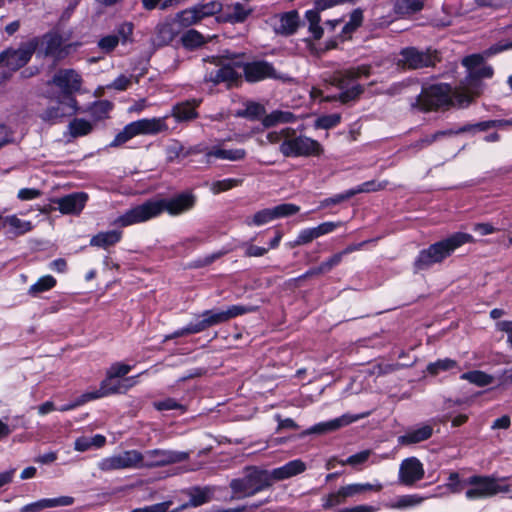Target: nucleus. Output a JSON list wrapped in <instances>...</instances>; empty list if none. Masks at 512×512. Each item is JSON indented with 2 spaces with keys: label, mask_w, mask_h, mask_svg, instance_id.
<instances>
[{
  "label": "nucleus",
  "mask_w": 512,
  "mask_h": 512,
  "mask_svg": "<svg viewBox=\"0 0 512 512\" xmlns=\"http://www.w3.org/2000/svg\"><path fill=\"white\" fill-rule=\"evenodd\" d=\"M197 197L192 192H183L171 198H154L134 206L118 216L113 225L128 227L147 222L166 212L170 216H179L191 211L196 205Z\"/></svg>",
  "instance_id": "1"
},
{
  "label": "nucleus",
  "mask_w": 512,
  "mask_h": 512,
  "mask_svg": "<svg viewBox=\"0 0 512 512\" xmlns=\"http://www.w3.org/2000/svg\"><path fill=\"white\" fill-rule=\"evenodd\" d=\"M473 99L474 94L468 92L466 87H459L452 93L448 84H435L424 88L412 106L422 111H431L449 105L465 107Z\"/></svg>",
  "instance_id": "2"
},
{
  "label": "nucleus",
  "mask_w": 512,
  "mask_h": 512,
  "mask_svg": "<svg viewBox=\"0 0 512 512\" xmlns=\"http://www.w3.org/2000/svg\"><path fill=\"white\" fill-rule=\"evenodd\" d=\"M509 49H512V40L494 44L483 54H472L464 57L462 65L467 69L468 76L460 87H466L467 91L473 93L475 98L479 94L475 82L479 79L491 78L494 73L493 68L485 63V58Z\"/></svg>",
  "instance_id": "3"
},
{
  "label": "nucleus",
  "mask_w": 512,
  "mask_h": 512,
  "mask_svg": "<svg viewBox=\"0 0 512 512\" xmlns=\"http://www.w3.org/2000/svg\"><path fill=\"white\" fill-rule=\"evenodd\" d=\"M472 242H474L472 235L457 232L444 240L430 245L427 249L420 251L414 262V266L417 270L426 269L433 264L442 262L460 246Z\"/></svg>",
  "instance_id": "4"
},
{
  "label": "nucleus",
  "mask_w": 512,
  "mask_h": 512,
  "mask_svg": "<svg viewBox=\"0 0 512 512\" xmlns=\"http://www.w3.org/2000/svg\"><path fill=\"white\" fill-rule=\"evenodd\" d=\"M506 478L493 475L473 474L464 480L465 499L470 502L493 498L500 493H509L510 485L503 483Z\"/></svg>",
  "instance_id": "5"
},
{
  "label": "nucleus",
  "mask_w": 512,
  "mask_h": 512,
  "mask_svg": "<svg viewBox=\"0 0 512 512\" xmlns=\"http://www.w3.org/2000/svg\"><path fill=\"white\" fill-rule=\"evenodd\" d=\"M271 486L269 471L256 466L246 467L242 478L230 482V488L237 499L251 497Z\"/></svg>",
  "instance_id": "6"
},
{
  "label": "nucleus",
  "mask_w": 512,
  "mask_h": 512,
  "mask_svg": "<svg viewBox=\"0 0 512 512\" xmlns=\"http://www.w3.org/2000/svg\"><path fill=\"white\" fill-rule=\"evenodd\" d=\"M286 141L279 147V152L284 157H309L320 156L323 153L321 144L305 135H297L292 128V133L288 134Z\"/></svg>",
  "instance_id": "7"
},
{
  "label": "nucleus",
  "mask_w": 512,
  "mask_h": 512,
  "mask_svg": "<svg viewBox=\"0 0 512 512\" xmlns=\"http://www.w3.org/2000/svg\"><path fill=\"white\" fill-rule=\"evenodd\" d=\"M222 9V3L217 0L198 3L178 12L173 19V23L178 28H187L199 24L205 18L217 15Z\"/></svg>",
  "instance_id": "8"
},
{
  "label": "nucleus",
  "mask_w": 512,
  "mask_h": 512,
  "mask_svg": "<svg viewBox=\"0 0 512 512\" xmlns=\"http://www.w3.org/2000/svg\"><path fill=\"white\" fill-rule=\"evenodd\" d=\"M142 453L138 450H125L119 454H114L102 458L97 467L102 472H111L124 469L141 468Z\"/></svg>",
  "instance_id": "9"
},
{
  "label": "nucleus",
  "mask_w": 512,
  "mask_h": 512,
  "mask_svg": "<svg viewBox=\"0 0 512 512\" xmlns=\"http://www.w3.org/2000/svg\"><path fill=\"white\" fill-rule=\"evenodd\" d=\"M188 452L164 449L148 450L142 454L141 468L166 466L187 460Z\"/></svg>",
  "instance_id": "10"
},
{
  "label": "nucleus",
  "mask_w": 512,
  "mask_h": 512,
  "mask_svg": "<svg viewBox=\"0 0 512 512\" xmlns=\"http://www.w3.org/2000/svg\"><path fill=\"white\" fill-rule=\"evenodd\" d=\"M77 101L72 95L62 94L55 105L45 109L40 118L45 122L56 123L64 117L72 116L77 112Z\"/></svg>",
  "instance_id": "11"
},
{
  "label": "nucleus",
  "mask_w": 512,
  "mask_h": 512,
  "mask_svg": "<svg viewBox=\"0 0 512 512\" xmlns=\"http://www.w3.org/2000/svg\"><path fill=\"white\" fill-rule=\"evenodd\" d=\"M35 50V45L30 42L18 49H7L0 54V65L10 71H16L28 63Z\"/></svg>",
  "instance_id": "12"
},
{
  "label": "nucleus",
  "mask_w": 512,
  "mask_h": 512,
  "mask_svg": "<svg viewBox=\"0 0 512 512\" xmlns=\"http://www.w3.org/2000/svg\"><path fill=\"white\" fill-rule=\"evenodd\" d=\"M425 475L423 463L417 457H408L401 461L398 481L405 486H412L422 480Z\"/></svg>",
  "instance_id": "13"
},
{
  "label": "nucleus",
  "mask_w": 512,
  "mask_h": 512,
  "mask_svg": "<svg viewBox=\"0 0 512 512\" xmlns=\"http://www.w3.org/2000/svg\"><path fill=\"white\" fill-rule=\"evenodd\" d=\"M434 64L433 57L428 52H421L415 48H405L400 52L397 65L403 69H420Z\"/></svg>",
  "instance_id": "14"
},
{
  "label": "nucleus",
  "mask_w": 512,
  "mask_h": 512,
  "mask_svg": "<svg viewBox=\"0 0 512 512\" xmlns=\"http://www.w3.org/2000/svg\"><path fill=\"white\" fill-rule=\"evenodd\" d=\"M88 200L85 192H75L61 198L52 199L51 202L58 205V210L64 215H78L84 209Z\"/></svg>",
  "instance_id": "15"
},
{
  "label": "nucleus",
  "mask_w": 512,
  "mask_h": 512,
  "mask_svg": "<svg viewBox=\"0 0 512 512\" xmlns=\"http://www.w3.org/2000/svg\"><path fill=\"white\" fill-rule=\"evenodd\" d=\"M52 83L60 88L63 94L72 95L80 90L82 78L75 70H60L53 76Z\"/></svg>",
  "instance_id": "16"
},
{
  "label": "nucleus",
  "mask_w": 512,
  "mask_h": 512,
  "mask_svg": "<svg viewBox=\"0 0 512 512\" xmlns=\"http://www.w3.org/2000/svg\"><path fill=\"white\" fill-rule=\"evenodd\" d=\"M243 71L248 82H258L267 78L276 77L273 66L265 61L247 63L244 65Z\"/></svg>",
  "instance_id": "17"
},
{
  "label": "nucleus",
  "mask_w": 512,
  "mask_h": 512,
  "mask_svg": "<svg viewBox=\"0 0 512 512\" xmlns=\"http://www.w3.org/2000/svg\"><path fill=\"white\" fill-rule=\"evenodd\" d=\"M274 31L281 35L293 34L299 25V15L296 11H289L283 14L275 15L270 20Z\"/></svg>",
  "instance_id": "18"
},
{
  "label": "nucleus",
  "mask_w": 512,
  "mask_h": 512,
  "mask_svg": "<svg viewBox=\"0 0 512 512\" xmlns=\"http://www.w3.org/2000/svg\"><path fill=\"white\" fill-rule=\"evenodd\" d=\"M360 418H361V416H353V415L345 414L339 418H335V419L327 421V422H321V423L315 424L314 426L310 427L308 430L303 432V435L325 434L328 432H332V431H335L343 426L353 423Z\"/></svg>",
  "instance_id": "19"
},
{
  "label": "nucleus",
  "mask_w": 512,
  "mask_h": 512,
  "mask_svg": "<svg viewBox=\"0 0 512 512\" xmlns=\"http://www.w3.org/2000/svg\"><path fill=\"white\" fill-rule=\"evenodd\" d=\"M137 384V376L126 377L123 379L110 378L105 375V378L100 382L105 394L107 396L114 394H124L129 389Z\"/></svg>",
  "instance_id": "20"
},
{
  "label": "nucleus",
  "mask_w": 512,
  "mask_h": 512,
  "mask_svg": "<svg viewBox=\"0 0 512 512\" xmlns=\"http://www.w3.org/2000/svg\"><path fill=\"white\" fill-rule=\"evenodd\" d=\"M306 468V464L302 460H292L281 467L269 471V474L271 475V483H273V481H281L299 475L303 473Z\"/></svg>",
  "instance_id": "21"
},
{
  "label": "nucleus",
  "mask_w": 512,
  "mask_h": 512,
  "mask_svg": "<svg viewBox=\"0 0 512 512\" xmlns=\"http://www.w3.org/2000/svg\"><path fill=\"white\" fill-rule=\"evenodd\" d=\"M74 499L70 496H61L57 498H46L29 503L21 507L20 512H40L46 508L58 506H69L73 504Z\"/></svg>",
  "instance_id": "22"
},
{
  "label": "nucleus",
  "mask_w": 512,
  "mask_h": 512,
  "mask_svg": "<svg viewBox=\"0 0 512 512\" xmlns=\"http://www.w3.org/2000/svg\"><path fill=\"white\" fill-rule=\"evenodd\" d=\"M252 10L241 3H234L227 6L226 13L217 16L216 20L219 23H242L251 14Z\"/></svg>",
  "instance_id": "23"
},
{
  "label": "nucleus",
  "mask_w": 512,
  "mask_h": 512,
  "mask_svg": "<svg viewBox=\"0 0 512 512\" xmlns=\"http://www.w3.org/2000/svg\"><path fill=\"white\" fill-rule=\"evenodd\" d=\"M199 319L193 326L196 333H199L209 327L226 322L224 311L205 310L200 315H197Z\"/></svg>",
  "instance_id": "24"
},
{
  "label": "nucleus",
  "mask_w": 512,
  "mask_h": 512,
  "mask_svg": "<svg viewBox=\"0 0 512 512\" xmlns=\"http://www.w3.org/2000/svg\"><path fill=\"white\" fill-rule=\"evenodd\" d=\"M246 157V151L242 148L226 149L222 146H214L206 152L207 161L213 159L239 161Z\"/></svg>",
  "instance_id": "25"
},
{
  "label": "nucleus",
  "mask_w": 512,
  "mask_h": 512,
  "mask_svg": "<svg viewBox=\"0 0 512 512\" xmlns=\"http://www.w3.org/2000/svg\"><path fill=\"white\" fill-rule=\"evenodd\" d=\"M168 115L162 117L153 118H142L138 119L137 123H140L142 133L144 135H156L169 130L166 122Z\"/></svg>",
  "instance_id": "26"
},
{
  "label": "nucleus",
  "mask_w": 512,
  "mask_h": 512,
  "mask_svg": "<svg viewBox=\"0 0 512 512\" xmlns=\"http://www.w3.org/2000/svg\"><path fill=\"white\" fill-rule=\"evenodd\" d=\"M429 497L419 494H406L397 497L394 501L387 503L385 506L391 510H406L420 506Z\"/></svg>",
  "instance_id": "27"
},
{
  "label": "nucleus",
  "mask_w": 512,
  "mask_h": 512,
  "mask_svg": "<svg viewBox=\"0 0 512 512\" xmlns=\"http://www.w3.org/2000/svg\"><path fill=\"white\" fill-rule=\"evenodd\" d=\"M433 428L430 425H424L404 435L398 437V443L401 445H411L429 439L432 436Z\"/></svg>",
  "instance_id": "28"
},
{
  "label": "nucleus",
  "mask_w": 512,
  "mask_h": 512,
  "mask_svg": "<svg viewBox=\"0 0 512 512\" xmlns=\"http://www.w3.org/2000/svg\"><path fill=\"white\" fill-rule=\"evenodd\" d=\"M144 135L142 133V129L140 126V123H137L136 121L130 122L127 125L123 127V129L118 132L112 142L110 143L111 147H118L123 145L124 143L128 142L134 137Z\"/></svg>",
  "instance_id": "29"
},
{
  "label": "nucleus",
  "mask_w": 512,
  "mask_h": 512,
  "mask_svg": "<svg viewBox=\"0 0 512 512\" xmlns=\"http://www.w3.org/2000/svg\"><path fill=\"white\" fill-rule=\"evenodd\" d=\"M3 226L8 227L9 231L15 236L23 235L33 229V224L29 220H23L16 214L8 215L2 219Z\"/></svg>",
  "instance_id": "30"
},
{
  "label": "nucleus",
  "mask_w": 512,
  "mask_h": 512,
  "mask_svg": "<svg viewBox=\"0 0 512 512\" xmlns=\"http://www.w3.org/2000/svg\"><path fill=\"white\" fill-rule=\"evenodd\" d=\"M238 72L230 65L218 67L215 71H211L206 75V80L215 84L227 82L228 84L234 82L238 78Z\"/></svg>",
  "instance_id": "31"
},
{
  "label": "nucleus",
  "mask_w": 512,
  "mask_h": 512,
  "mask_svg": "<svg viewBox=\"0 0 512 512\" xmlns=\"http://www.w3.org/2000/svg\"><path fill=\"white\" fill-rule=\"evenodd\" d=\"M197 106L198 103L195 101L179 103L172 108L171 116L178 122L195 119L198 116L196 112Z\"/></svg>",
  "instance_id": "32"
},
{
  "label": "nucleus",
  "mask_w": 512,
  "mask_h": 512,
  "mask_svg": "<svg viewBox=\"0 0 512 512\" xmlns=\"http://www.w3.org/2000/svg\"><path fill=\"white\" fill-rule=\"evenodd\" d=\"M122 238V232L111 230L100 232L90 239V245L93 247L108 248L118 243Z\"/></svg>",
  "instance_id": "33"
},
{
  "label": "nucleus",
  "mask_w": 512,
  "mask_h": 512,
  "mask_svg": "<svg viewBox=\"0 0 512 512\" xmlns=\"http://www.w3.org/2000/svg\"><path fill=\"white\" fill-rule=\"evenodd\" d=\"M424 8L423 0H394L393 11L399 16H408Z\"/></svg>",
  "instance_id": "34"
},
{
  "label": "nucleus",
  "mask_w": 512,
  "mask_h": 512,
  "mask_svg": "<svg viewBox=\"0 0 512 512\" xmlns=\"http://www.w3.org/2000/svg\"><path fill=\"white\" fill-rule=\"evenodd\" d=\"M190 499L187 504H184L181 508L184 509L188 506L197 507L206 502H208L211 498L212 491L210 488H200L194 487L187 491Z\"/></svg>",
  "instance_id": "35"
},
{
  "label": "nucleus",
  "mask_w": 512,
  "mask_h": 512,
  "mask_svg": "<svg viewBox=\"0 0 512 512\" xmlns=\"http://www.w3.org/2000/svg\"><path fill=\"white\" fill-rule=\"evenodd\" d=\"M104 397H107V395L105 394L102 386L99 385V388L81 394L73 403L60 408V411H68L78 406L84 405L89 401H93Z\"/></svg>",
  "instance_id": "36"
},
{
  "label": "nucleus",
  "mask_w": 512,
  "mask_h": 512,
  "mask_svg": "<svg viewBox=\"0 0 512 512\" xmlns=\"http://www.w3.org/2000/svg\"><path fill=\"white\" fill-rule=\"evenodd\" d=\"M344 488L346 495L350 498L367 491L380 492L383 489V485L379 481H376L375 483L348 484L345 485Z\"/></svg>",
  "instance_id": "37"
},
{
  "label": "nucleus",
  "mask_w": 512,
  "mask_h": 512,
  "mask_svg": "<svg viewBox=\"0 0 512 512\" xmlns=\"http://www.w3.org/2000/svg\"><path fill=\"white\" fill-rule=\"evenodd\" d=\"M295 116L288 111H280L276 110L271 112L269 115H266L262 119V124L264 127H272L279 123H291L295 121Z\"/></svg>",
  "instance_id": "38"
},
{
  "label": "nucleus",
  "mask_w": 512,
  "mask_h": 512,
  "mask_svg": "<svg viewBox=\"0 0 512 512\" xmlns=\"http://www.w3.org/2000/svg\"><path fill=\"white\" fill-rule=\"evenodd\" d=\"M92 130V123L83 118H76L68 125V132L73 138L86 136L91 133Z\"/></svg>",
  "instance_id": "39"
},
{
  "label": "nucleus",
  "mask_w": 512,
  "mask_h": 512,
  "mask_svg": "<svg viewBox=\"0 0 512 512\" xmlns=\"http://www.w3.org/2000/svg\"><path fill=\"white\" fill-rule=\"evenodd\" d=\"M275 220L272 208H265L255 212L252 216L245 219V225L248 227H259Z\"/></svg>",
  "instance_id": "40"
},
{
  "label": "nucleus",
  "mask_w": 512,
  "mask_h": 512,
  "mask_svg": "<svg viewBox=\"0 0 512 512\" xmlns=\"http://www.w3.org/2000/svg\"><path fill=\"white\" fill-rule=\"evenodd\" d=\"M207 42L205 37L195 29H189L181 36V43L187 49H196Z\"/></svg>",
  "instance_id": "41"
},
{
  "label": "nucleus",
  "mask_w": 512,
  "mask_h": 512,
  "mask_svg": "<svg viewBox=\"0 0 512 512\" xmlns=\"http://www.w3.org/2000/svg\"><path fill=\"white\" fill-rule=\"evenodd\" d=\"M305 18L308 22V30L314 39H320L323 35V28L320 26L321 17L319 11L308 10L305 13Z\"/></svg>",
  "instance_id": "42"
},
{
  "label": "nucleus",
  "mask_w": 512,
  "mask_h": 512,
  "mask_svg": "<svg viewBox=\"0 0 512 512\" xmlns=\"http://www.w3.org/2000/svg\"><path fill=\"white\" fill-rule=\"evenodd\" d=\"M461 379L467 380L468 382L479 386H487L493 382V377L483 371L475 370L463 373Z\"/></svg>",
  "instance_id": "43"
},
{
  "label": "nucleus",
  "mask_w": 512,
  "mask_h": 512,
  "mask_svg": "<svg viewBox=\"0 0 512 512\" xmlns=\"http://www.w3.org/2000/svg\"><path fill=\"white\" fill-rule=\"evenodd\" d=\"M55 285L56 279L53 276L44 275L29 287L28 293L32 296H36L42 292L52 289Z\"/></svg>",
  "instance_id": "44"
},
{
  "label": "nucleus",
  "mask_w": 512,
  "mask_h": 512,
  "mask_svg": "<svg viewBox=\"0 0 512 512\" xmlns=\"http://www.w3.org/2000/svg\"><path fill=\"white\" fill-rule=\"evenodd\" d=\"M348 498V495L345 493L344 486L340 487L336 492H332L323 497V508L330 509L332 507L338 506L343 503Z\"/></svg>",
  "instance_id": "45"
},
{
  "label": "nucleus",
  "mask_w": 512,
  "mask_h": 512,
  "mask_svg": "<svg viewBox=\"0 0 512 512\" xmlns=\"http://www.w3.org/2000/svg\"><path fill=\"white\" fill-rule=\"evenodd\" d=\"M241 185V180L235 178H227L223 180L213 181L210 184V191L213 194H219L221 192L228 191L232 188Z\"/></svg>",
  "instance_id": "46"
},
{
  "label": "nucleus",
  "mask_w": 512,
  "mask_h": 512,
  "mask_svg": "<svg viewBox=\"0 0 512 512\" xmlns=\"http://www.w3.org/2000/svg\"><path fill=\"white\" fill-rule=\"evenodd\" d=\"M289 133H292V128L290 127L269 131L266 134V143L281 147V145L286 141V137L289 136Z\"/></svg>",
  "instance_id": "47"
},
{
  "label": "nucleus",
  "mask_w": 512,
  "mask_h": 512,
  "mask_svg": "<svg viewBox=\"0 0 512 512\" xmlns=\"http://www.w3.org/2000/svg\"><path fill=\"white\" fill-rule=\"evenodd\" d=\"M457 366V362L453 359L445 358L437 360L436 362L430 363L427 366V371L432 374L436 375L440 371H447L455 368Z\"/></svg>",
  "instance_id": "48"
},
{
  "label": "nucleus",
  "mask_w": 512,
  "mask_h": 512,
  "mask_svg": "<svg viewBox=\"0 0 512 512\" xmlns=\"http://www.w3.org/2000/svg\"><path fill=\"white\" fill-rule=\"evenodd\" d=\"M274 219L292 216L300 211V207L293 203H283L272 207Z\"/></svg>",
  "instance_id": "49"
},
{
  "label": "nucleus",
  "mask_w": 512,
  "mask_h": 512,
  "mask_svg": "<svg viewBox=\"0 0 512 512\" xmlns=\"http://www.w3.org/2000/svg\"><path fill=\"white\" fill-rule=\"evenodd\" d=\"M132 367L128 364L122 362H115L110 365V367L106 370V376L110 378H126L125 376L131 371Z\"/></svg>",
  "instance_id": "50"
},
{
  "label": "nucleus",
  "mask_w": 512,
  "mask_h": 512,
  "mask_svg": "<svg viewBox=\"0 0 512 512\" xmlns=\"http://www.w3.org/2000/svg\"><path fill=\"white\" fill-rule=\"evenodd\" d=\"M319 238L314 227L305 228L299 231L292 246H301L311 243L313 240Z\"/></svg>",
  "instance_id": "51"
},
{
  "label": "nucleus",
  "mask_w": 512,
  "mask_h": 512,
  "mask_svg": "<svg viewBox=\"0 0 512 512\" xmlns=\"http://www.w3.org/2000/svg\"><path fill=\"white\" fill-rule=\"evenodd\" d=\"M341 116L338 113L322 115L315 121V127L321 129H330L340 123Z\"/></svg>",
  "instance_id": "52"
},
{
  "label": "nucleus",
  "mask_w": 512,
  "mask_h": 512,
  "mask_svg": "<svg viewBox=\"0 0 512 512\" xmlns=\"http://www.w3.org/2000/svg\"><path fill=\"white\" fill-rule=\"evenodd\" d=\"M464 480L461 479L460 474L458 472L452 471L448 475L447 483L445 484L446 488L452 494H458L464 489Z\"/></svg>",
  "instance_id": "53"
},
{
  "label": "nucleus",
  "mask_w": 512,
  "mask_h": 512,
  "mask_svg": "<svg viewBox=\"0 0 512 512\" xmlns=\"http://www.w3.org/2000/svg\"><path fill=\"white\" fill-rule=\"evenodd\" d=\"M257 310V307L254 306H244V305H232L228 307L224 311L226 322L229 321L232 318H235L237 316H241L250 312H254Z\"/></svg>",
  "instance_id": "54"
},
{
  "label": "nucleus",
  "mask_w": 512,
  "mask_h": 512,
  "mask_svg": "<svg viewBox=\"0 0 512 512\" xmlns=\"http://www.w3.org/2000/svg\"><path fill=\"white\" fill-rule=\"evenodd\" d=\"M265 112L264 107L259 103L251 102L248 103L242 112H238L237 115L255 119L263 115Z\"/></svg>",
  "instance_id": "55"
},
{
  "label": "nucleus",
  "mask_w": 512,
  "mask_h": 512,
  "mask_svg": "<svg viewBox=\"0 0 512 512\" xmlns=\"http://www.w3.org/2000/svg\"><path fill=\"white\" fill-rule=\"evenodd\" d=\"M112 103L107 100L95 102L92 106V113L98 119H103L108 116V113L112 110Z\"/></svg>",
  "instance_id": "56"
},
{
  "label": "nucleus",
  "mask_w": 512,
  "mask_h": 512,
  "mask_svg": "<svg viewBox=\"0 0 512 512\" xmlns=\"http://www.w3.org/2000/svg\"><path fill=\"white\" fill-rule=\"evenodd\" d=\"M386 185H387L386 181L382 182V183H378L376 181H368V182L362 183L360 186H358L355 189H351V191L353 192V196H354L358 193L382 190L386 187Z\"/></svg>",
  "instance_id": "57"
},
{
  "label": "nucleus",
  "mask_w": 512,
  "mask_h": 512,
  "mask_svg": "<svg viewBox=\"0 0 512 512\" xmlns=\"http://www.w3.org/2000/svg\"><path fill=\"white\" fill-rule=\"evenodd\" d=\"M371 455L370 450H363L359 453L349 456L346 460L340 461L341 465L357 466L368 460Z\"/></svg>",
  "instance_id": "58"
},
{
  "label": "nucleus",
  "mask_w": 512,
  "mask_h": 512,
  "mask_svg": "<svg viewBox=\"0 0 512 512\" xmlns=\"http://www.w3.org/2000/svg\"><path fill=\"white\" fill-rule=\"evenodd\" d=\"M363 21V14L360 10H355L350 15V20L343 27V33H350L357 29Z\"/></svg>",
  "instance_id": "59"
},
{
  "label": "nucleus",
  "mask_w": 512,
  "mask_h": 512,
  "mask_svg": "<svg viewBox=\"0 0 512 512\" xmlns=\"http://www.w3.org/2000/svg\"><path fill=\"white\" fill-rule=\"evenodd\" d=\"M119 43V37L116 35H107L98 41V47L104 52L113 51Z\"/></svg>",
  "instance_id": "60"
},
{
  "label": "nucleus",
  "mask_w": 512,
  "mask_h": 512,
  "mask_svg": "<svg viewBox=\"0 0 512 512\" xmlns=\"http://www.w3.org/2000/svg\"><path fill=\"white\" fill-rule=\"evenodd\" d=\"M342 225H343V223L341 221H337V222L327 221V222L320 223L319 225H317L314 228L316 229L318 237H321V236L327 235V234L335 231L337 228L341 227Z\"/></svg>",
  "instance_id": "61"
},
{
  "label": "nucleus",
  "mask_w": 512,
  "mask_h": 512,
  "mask_svg": "<svg viewBox=\"0 0 512 512\" xmlns=\"http://www.w3.org/2000/svg\"><path fill=\"white\" fill-rule=\"evenodd\" d=\"M343 258V253H335L319 265V270L323 273L330 271L333 267L337 266Z\"/></svg>",
  "instance_id": "62"
},
{
  "label": "nucleus",
  "mask_w": 512,
  "mask_h": 512,
  "mask_svg": "<svg viewBox=\"0 0 512 512\" xmlns=\"http://www.w3.org/2000/svg\"><path fill=\"white\" fill-rule=\"evenodd\" d=\"M119 42L123 44L131 42V36L133 33V25L131 23H123L117 29Z\"/></svg>",
  "instance_id": "63"
},
{
  "label": "nucleus",
  "mask_w": 512,
  "mask_h": 512,
  "mask_svg": "<svg viewBox=\"0 0 512 512\" xmlns=\"http://www.w3.org/2000/svg\"><path fill=\"white\" fill-rule=\"evenodd\" d=\"M171 505V501L157 503L143 508L133 509L131 512H167Z\"/></svg>",
  "instance_id": "64"
}]
</instances>
